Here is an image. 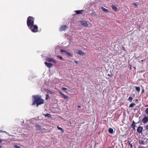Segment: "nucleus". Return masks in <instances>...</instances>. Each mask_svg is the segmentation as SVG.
Wrapping results in <instances>:
<instances>
[{"instance_id":"obj_34","label":"nucleus","mask_w":148,"mask_h":148,"mask_svg":"<svg viewBox=\"0 0 148 148\" xmlns=\"http://www.w3.org/2000/svg\"><path fill=\"white\" fill-rule=\"evenodd\" d=\"M75 63H76V64L78 63V62L77 61H75Z\"/></svg>"},{"instance_id":"obj_10","label":"nucleus","mask_w":148,"mask_h":148,"mask_svg":"<svg viewBox=\"0 0 148 148\" xmlns=\"http://www.w3.org/2000/svg\"><path fill=\"white\" fill-rule=\"evenodd\" d=\"M143 128L141 126H139L137 129V132L139 133L142 132Z\"/></svg>"},{"instance_id":"obj_22","label":"nucleus","mask_w":148,"mask_h":148,"mask_svg":"<svg viewBox=\"0 0 148 148\" xmlns=\"http://www.w3.org/2000/svg\"><path fill=\"white\" fill-rule=\"evenodd\" d=\"M57 128L58 129L60 130L62 132H63L64 131V130L62 128H61L58 126H57Z\"/></svg>"},{"instance_id":"obj_28","label":"nucleus","mask_w":148,"mask_h":148,"mask_svg":"<svg viewBox=\"0 0 148 148\" xmlns=\"http://www.w3.org/2000/svg\"><path fill=\"white\" fill-rule=\"evenodd\" d=\"M133 4L134 5L136 6V7H137V6H138L137 4L136 3H133Z\"/></svg>"},{"instance_id":"obj_40","label":"nucleus","mask_w":148,"mask_h":148,"mask_svg":"<svg viewBox=\"0 0 148 148\" xmlns=\"http://www.w3.org/2000/svg\"><path fill=\"white\" fill-rule=\"evenodd\" d=\"M19 148H20V147H19Z\"/></svg>"},{"instance_id":"obj_12","label":"nucleus","mask_w":148,"mask_h":148,"mask_svg":"<svg viewBox=\"0 0 148 148\" xmlns=\"http://www.w3.org/2000/svg\"><path fill=\"white\" fill-rule=\"evenodd\" d=\"M60 93L64 99H68V97L67 96L65 95L62 92H60Z\"/></svg>"},{"instance_id":"obj_1","label":"nucleus","mask_w":148,"mask_h":148,"mask_svg":"<svg viewBox=\"0 0 148 148\" xmlns=\"http://www.w3.org/2000/svg\"><path fill=\"white\" fill-rule=\"evenodd\" d=\"M34 19L32 16H29L27 18V25L29 28L33 32L36 33L38 32V28L36 25H34Z\"/></svg>"},{"instance_id":"obj_23","label":"nucleus","mask_w":148,"mask_h":148,"mask_svg":"<svg viewBox=\"0 0 148 148\" xmlns=\"http://www.w3.org/2000/svg\"><path fill=\"white\" fill-rule=\"evenodd\" d=\"M145 112L146 113L147 115H148V108H147L146 109L145 111Z\"/></svg>"},{"instance_id":"obj_6","label":"nucleus","mask_w":148,"mask_h":148,"mask_svg":"<svg viewBox=\"0 0 148 148\" xmlns=\"http://www.w3.org/2000/svg\"><path fill=\"white\" fill-rule=\"evenodd\" d=\"M80 24L84 26L87 27L88 26V22L85 21H81L80 22Z\"/></svg>"},{"instance_id":"obj_3","label":"nucleus","mask_w":148,"mask_h":148,"mask_svg":"<svg viewBox=\"0 0 148 148\" xmlns=\"http://www.w3.org/2000/svg\"><path fill=\"white\" fill-rule=\"evenodd\" d=\"M69 28L68 26L66 25H63L61 26L60 29L59 30L60 31H64L68 29Z\"/></svg>"},{"instance_id":"obj_21","label":"nucleus","mask_w":148,"mask_h":148,"mask_svg":"<svg viewBox=\"0 0 148 148\" xmlns=\"http://www.w3.org/2000/svg\"><path fill=\"white\" fill-rule=\"evenodd\" d=\"M135 105V104L134 103H131L130 105V107L131 108L133 107Z\"/></svg>"},{"instance_id":"obj_25","label":"nucleus","mask_w":148,"mask_h":148,"mask_svg":"<svg viewBox=\"0 0 148 148\" xmlns=\"http://www.w3.org/2000/svg\"><path fill=\"white\" fill-rule=\"evenodd\" d=\"M46 99H48V98L49 97V96L48 94H46Z\"/></svg>"},{"instance_id":"obj_11","label":"nucleus","mask_w":148,"mask_h":148,"mask_svg":"<svg viewBox=\"0 0 148 148\" xmlns=\"http://www.w3.org/2000/svg\"><path fill=\"white\" fill-rule=\"evenodd\" d=\"M84 11V10H75L74 11L76 14H82Z\"/></svg>"},{"instance_id":"obj_27","label":"nucleus","mask_w":148,"mask_h":148,"mask_svg":"<svg viewBox=\"0 0 148 148\" xmlns=\"http://www.w3.org/2000/svg\"><path fill=\"white\" fill-rule=\"evenodd\" d=\"M145 59H144V60H141V61H140V60H139V62H140L141 63H142V62H145Z\"/></svg>"},{"instance_id":"obj_35","label":"nucleus","mask_w":148,"mask_h":148,"mask_svg":"<svg viewBox=\"0 0 148 148\" xmlns=\"http://www.w3.org/2000/svg\"><path fill=\"white\" fill-rule=\"evenodd\" d=\"M132 144H131V145H130V147L131 148H132Z\"/></svg>"},{"instance_id":"obj_2","label":"nucleus","mask_w":148,"mask_h":148,"mask_svg":"<svg viewBox=\"0 0 148 148\" xmlns=\"http://www.w3.org/2000/svg\"><path fill=\"white\" fill-rule=\"evenodd\" d=\"M32 98L33 101L32 103L33 105L36 104L37 106H38L39 105H41L44 103V100L39 95L33 96Z\"/></svg>"},{"instance_id":"obj_14","label":"nucleus","mask_w":148,"mask_h":148,"mask_svg":"<svg viewBox=\"0 0 148 148\" xmlns=\"http://www.w3.org/2000/svg\"><path fill=\"white\" fill-rule=\"evenodd\" d=\"M100 8L104 12H109V11L108 10V9L105 8L103 7H100Z\"/></svg>"},{"instance_id":"obj_30","label":"nucleus","mask_w":148,"mask_h":148,"mask_svg":"<svg viewBox=\"0 0 148 148\" xmlns=\"http://www.w3.org/2000/svg\"><path fill=\"white\" fill-rule=\"evenodd\" d=\"M146 129L148 130V124L146 125Z\"/></svg>"},{"instance_id":"obj_24","label":"nucleus","mask_w":148,"mask_h":148,"mask_svg":"<svg viewBox=\"0 0 148 148\" xmlns=\"http://www.w3.org/2000/svg\"><path fill=\"white\" fill-rule=\"evenodd\" d=\"M128 99L129 100V101H132V100L133 99V98L132 97H129V98H128Z\"/></svg>"},{"instance_id":"obj_5","label":"nucleus","mask_w":148,"mask_h":148,"mask_svg":"<svg viewBox=\"0 0 148 148\" xmlns=\"http://www.w3.org/2000/svg\"><path fill=\"white\" fill-rule=\"evenodd\" d=\"M46 60L48 62H52L54 63H57V61L56 60L51 58H46Z\"/></svg>"},{"instance_id":"obj_32","label":"nucleus","mask_w":148,"mask_h":148,"mask_svg":"<svg viewBox=\"0 0 148 148\" xmlns=\"http://www.w3.org/2000/svg\"><path fill=\"white\" fill-rule=\"evenodd\" d=\"M134 122L133 121V123H132V126H133V125H134H134H135V124H134Z\"/></svg>"},{"instance_id":"obj_15","label":"nucleus","mask_w":148,"mask_h":148,"mask_svg":"<svg viewBox=\"0 0 148 148\" xmlns=\"http://www.w3.org/2000/svg\"><path fill=\"white\" fill-rule=\"evenodd\" d=\"M112 9L115 11H117L118 9L116 6L114 5H112Z\"/></svg>"},{"instance_id":"obj_8","label":"nucleus","mask_w":148,"mask_h":148,"mask_svg":"<svg viewBox=\"0 0 148 148\" xmlns=\"http://www.w3.org/2000/svg\"><path fill=\"white\" fill-rule=\"evenodd\" d=\"M75 53L81 56H84L85 55V53L80 50H79L77 52H75Z\"/></svg>"},{"instance_id":"obj_37","label":"nucleus","mask_w":148,"mask_h":148,"mask_svg":"<svg viewBox=\"0 0 148 148\" xmlns=\"http://www.w3.org/2000/svg\"><path fill=\"white\" fill-rule=\"evenodd\" d=\"M80 107H81V106H78V108H80Z\"/></svg>"},{"instance_id":"obj_38","label":"nucleus","mask_w":148,"mask_h":148,"mask_svg":"<svg viewBox=\"0 0 148 148\" xmlns=\"http://www.w3.org/2000/svg\"><path fill=\"white\" fill-rule=\"evenodd\" d=\"M144 90H143V91H142V92L143 93L144 92Z\"/></svg>"},{"instance_id":"obj_13","label":"nucleus","mask_w":148,"mask_h":148,"mask_svg":"<svg viewBox=\"0 0 148 148\" xmlns=\"http://www.w3.org/2000/svg\"><path fill=\"white\" fill-rule=\"evenodd\" d=\"M36 129L37 130L41 131V126L39 125H37L36 126Z\"/></svg>"},{"instance_id":"obj_16","label":"nucleus","mask_w":148,"mask_h":148,"mask_svg":"<svg viewBox=\"0 0 148 148\" xmlns=\"http://www.w3.org/2000/svg\"><path fill=\"white\" fill-rule=\"evenodd\" d=\"M139 143L140 144L142 145H145L146 144V143L144 140H139Z\"/></svg>"},{"instance_id":"obj_29","label":"nucleus","mask_w":148,"mask_h":148,"mask_svg":"<svg viewBox=\"0 0 148 148\" xmlns=\"http://www.w3.org/2000/svg\"><path fill=\"white\" fill-rule=\"evenodd\" d=\"M3 141H4V140L0 139V143H1Z\"/></svg>"},{"instance_id":"obj_9","label":"nucleus","mask_w":148,"mask_h":148,"mask_svg":"<svg viewBox=\"0 0 148 148\" xmlns=\"http://www.w3.org/2000/svg\"><path fill=\"white\" fill-rule=\"evenodd\" d=\"M45 65L49 68H50L52 66V65L51 63H48L47 62H45Z\"/></svg>"},{"instance_id":"obj_18","label":"nucleus","mask_w":148,"mask_h":148,"mask_svg":"<svg viewBox=\"0 0 148 148\" xmlns=\"http://www.w3.org/2000/svg\"><path fill=\"white\" fill-rule=\"evenodd\" d=\"M110 134H112L113 132V130L111 128H110L108 130Z\"/></svg>"},{"instance_id":"obj_17","label":"nucleus","mask_w":148,"mask_h":148,"mask_svg":"<svg viewBox=\"0 0 148 148\" xmlns=\"http://www.w3.org/2000/svg\"><path fill=\"white\" fill-rule=\"evenodd\" d=\"M44 115L45 117H47V118H49L51 117V114H44Z\"/></svg>"},{"instance_id":"obj_39","label":"nucleus","mask_w":148,"mask_h":148,"mask_svg":"<svg viewBox=\"0 0 148 148\" xmlns=\"http://www.w3.org/2000/svg\"><path fill=\"white\" fill-rule=\"evenodd\" d=\"M123 49L125 50V49L123 48Z\"/></svg>"},{"instance_id":"obj_26","label":"nucleus","mask_w":148,"mask_h":148,"mask_svg":"<svg viewBox=\"0 0 148 148\" xmlns=\"http://www.w3.org/2000/svg\"><path fill=\"white\" fill-rule=\"evenodd\" d=\"M62 89L63 90H64V91L66 90H67V88H65V87H62Z\"/></svg>"},{"instance_id":"obj_19","label":"nucleus","mask_w":148,"mask_h":148,"mask_svg":"<svg viewBox=\"0 0 148 148\" xmlns=\"http://www.w3.org/2000/svg\"><path fill=\"white\" fill-rule=\"evenodd\" d=\"M136 89V90L138 92H139L140 90V88L139 87H135Z\"/></svg>"},{"instance_id":"obj_4","label":"nucleus","mask_w":148,"mask_h":148,"mask_svg":"<svg viewBox=\"0 0 148 148\" xmlns=\"http://www.w3.org/2000/svg\"><path fill=\"white\" fill-rule=\"evenodd\" d=\"M60 52L61 53L64 52L66 53L68 56L71 57H73V55L70 53L69 52L66 51L64 50L61 49L60 51Z\"/></svg>"},{"instance_id":"obj_31","label":"nucleus","mask_w":148,"mask_h":148,"mask_svg":"<svg viewBox=\"0 0 148 148\" xmlns=\"http://www.w3.org/2000/svg\"><path fill=\"white\" fill-rule=\"evenodd\" d=\"M0 132H1V133L5 132H5H6L5 131H2L1 130H0Z\"/></svg>"},{"instance_id":"obj_36","label":"nucleus","mask_w":148,"mask_h":148,"mask_svg":"<svg viewBox=\"0 0 148 148\" xmlns=\"http://www.w3.org/2000/svg\"><path fill=\"white\" fill-rule=\"evenodd\" d=\"M2 145H0V148H2Z\"/></svg>"},{"instance_id":"obj_20","label":"nucleus","mask_w":148,"mask_h":148,"mask_svg":"<svg viewBox=\"0 0 148 148\" xmlns=\"http://www.w3.org/2000/svg\"><path fill=\"white\" fill-rule=\"evenodd\" d=\"M57 57L60 60H63V58L62 56H57Z\"/></svg>"},{"instance_id":"obj_33","label":"nucleus","mask_w":148,"mask_h":148,"mask_svg":"<svg viewBox=\"0 0 148 148\" xmlns=\"http://www.w3.org/2000/svg\"><path fill=\"white\" fill-rule=\"evenodd\" d=\"M15 147L16 148H18V146H17V145H15Z\"/></svg>"},{"instance_id":"obj_7","label":"nucleus","mask_w":148,"mask_h":148,"mask_svg":"<svg viewBox=\"0 0 148 148\" xmlns=\"http://www.w3.org/2000/svg\"><path fill=\"white\" fill-rule=\"evenodd\" d=\"M143 123H145L148 122V116H145L142 120Z\"/></svg>"}]
</instances>
